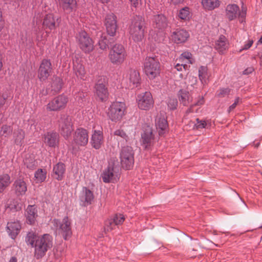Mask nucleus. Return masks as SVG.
<instances>
[{
	"label": "nucleus",
	"mask_w": 262,
	"mask_h": 262,
	"mask_svg": "<svg viewBox=\"0 0 262 262\" xmlns=\"http://www.w3.org/2000/svg\"><path fill=\"white\" fill-rule=\"evenodd\" d=\"M84 97L85 95L83 92H79L78 94L76 95L75 99L79 101L82 100Z\"/></svg>",
	"instance_id": "obj_56"
},
{
	"label": "nucleus",
	"mask_w": 262,
	"mask_h": 262,
	"mask_svg": "<svg viewBox=\"0 0 262 262\" xmlns=\"http://www.w3.org/2000/svg\"><path fill=\"white\" fill-rule=\"evenodd\" d=\"M121 164L123 168L130 169L134 164V151L129 146H124L120 152Z\"/></svg>",
	"instance_id": "obj_7"
},
{
	"label": "nucleus",
	"mask_w": 262,
	"mask_h": 262,
	"mask_svg": "<svg viewBox=\"0 0 262 262\" xmlns=\"http://www.w3.org/2000/svg\"><path fill=\"white\" fill-rule=\"evenodd\" d=\"M13 188L17 196H23L27 190V184L23 179H18L14 181Z\"/></svg>",
	"instance_id": "obj_20"
},
{
	"label": "nucleus",
	"mask_w": 262,
	"mask_h": 262,
	"mask_svg": "<svg viewBox=\"0 0 262 262\" xmlns=\"http://www.w3.org/2000/svg\"><path fill=\"white\" fill-rule=\"evenodd\" d=\"M132 6L137 8L139 4L140 0H129Z\"/></svg>",
	"instance_id": "obj_58"
},
{
	"label": "nucleus",
	"mask_w": 262,
	"mask_h": 262,
	"mask_svg": "<svg viewBox=\"0 0 262 262\" xmlns=\"http://www.w3.org/2000/svg\"><path fill=\"white\" fill-rule=\"evenodd\" d=\"M179 62L188 64H192L194 62V59L192 57V54L188 52H183L177 59Z\"/></svg>",
	"instance_id": "obj_38"
},
{
	"label": "nucleus",
	"mask_w": 262,
	"mask_h": 262,
	"mask_svg": "<svg viewBox=\"0 0 262 262\" xmlns=\"http://www.w3.org/2000/svg\"><path fill=\"white\" fill-rule=\"evenodd\" d=\"M102 3H107L110 0H99Z\"/></svg>",
	"instance_id": "obj_64"
},
{
	"label": "nucleus",
	"mask_w": 262,
	"mask_h": 262,
	"mask_svg": "<svg viewBox=\"0 0 262 262\" xmlns=\"http://www.w3.org/2000/svg\"><path fill=\"white\" fill-rule=\"evenodd\" d=\"M126 105L123 102L115 101L112 103L106 112L107 116L112 121H120L125 115Z\"/></svg>",
	"instance_id": "obj_3"
},
{
	"label": "nucleus",
	"mask_w": 262,
	"mask_h": 262,
	"mask_svg": "<svg viewBox=\"0 0 262 262\" xmlns=\"http://www.w3.org/2000/svg\"><path fill=\"white\" fill-rule=\"evenodd\" d=\"M10 183V177L8 174L4 173L0 175V193L3 192Z\"/></svg>",
	"instance_id": "obj_37"
},
{
	"label": "nucleus",
	"mask_w": 262,
	"mask_h": 262,
	"mask_svg": "<svg viewBox=\"0 0 262 262\" xmlns=\"http://www.w3.org/2000/svg\"><path fill=\"white\" fill-rule=\"evenodd\" d=\"M21 229V225L19 221L10 222L7 223L6 230L9 235L12 239H15Z\"/></svg>",
	"instance_id": "obj_19"
},
{
	"label": "nucleus",
	"mask_w": 262,
	"mask_h": 262,
	"mask_svg": "<svg viewBox=\"0 0 262 262\" xmlns=\"http://www.w3.org/2000/svg\"><path fill=\"white\" fill-rule=\"evenodd\" d=\"M66 104V96L60 95L50 101L47 106V109L50 111H56Z\"/></svg>",
	"instance_id": "obj_15"
},
{
	"label": "nucleus",
	"mask_w": 262,
	"mask_h": 262,
	"mask_svg": "<svg viewBox=\"0 0 262 262\" xmlns=\"http://www.w3.org/2000/svg\"><path fill=\"white\" fill-rule=\"evenodd\" d=\"M196 123L195 124V126L196 128H205L207 125V123L204 120H200L198 118L196 119Z\"/></svg>",
	"instance_id": "obj_52"
},
{
	"label": "nucleus",
	"mask_w": 262,
	"mask_h": 262,
	"mask_svg": "<svg viewBox=\"0 0 262 262\" xmlns=\"http://www.w3.org/2000/svg\"><path fill=\"white\" fill-rule=\"evenodd\" d=\"M67 237L68 236H71L72 235V231L71 230V229L69 227L68 225V221H67Z\"/></svg>",
	"instance_id": "obj_60"
},
{
	"label": "nucleus",
	"mask_w": 262,
	"mask_h": 262,
	"mask_svg": "<svg viewBox=\"0 0 262 262\" xmlns=\"http://www.w3.org/2000/svg\"><path fill=\"white\" fill-rule=\"evenodd\" d=\"M120 220L117 221L118 219H108L105 221L104 230L105 232H109L114 229L116 225H120L123 223V219L121 216L119 217Z\"/></svg>",
	"instance_id": "obj_25"
},
{
	"label": "nucleus",
	"mask_w": 262,
	"mask_h": 262,
	"mask_svg": "<svg viewBox=\"0 0 262 262\" xmlns=\"http://www.w3.org/2000/svg\"><path fill=\"white\" fill-rule=\"evenodd\" d=\"M12 127L10 125H4L2 126L0 131V135L5 137L9 136L12 132Z\"/></svg>",
	"instance_id": "obj_42"
},
{
	"label": "nucleus",
	"mask_w": 262,
	"mask_h": 262,
	"mask_svg": "<svg viewBox=\"0 0 262 262\" xmlns=\"http://www.w3.org/2000/svg\"><path fill=\"white\" fill-rule=\"evenodd\" d=\"M231 92V89L228 88H222L219 90L217 96L220 97H225L228 96Z\"/></svg>",
	"instance_id": "obj_47"
},
{
	"label": "nucleus",
	"mask_w": 262,
	"mask_h": 262,
	"mask_svg": "<svg viewBox=\"0 0 262 262\" xmlns=\"http://www.w3.org/2000/svg\"><path fill=\"white\" fill-rule=\"evenodd\" d=\"M47 178V171L45 169L39 168L34 173V181L37 183L44 182Z\"/></svg>",
	"instance_id": "obj_35"
},
{
	"label": "nucleus",
	"mask_w": 262,
	"mask_h": 262,
	"mask_svg": "<svg viewBox=\"0 0 262 262\" xmlns=\"http://www.w3.org/2000/svg\"><path fill=\"white\" fill-rule=\"evenodd\" d=\"M152 25L154 27L159 29H162L167 26L166 17L162 14H158L154 16Z\"/></svg>",
	"instance_id": "obj_23"
},
{
	"label": "nucleus",
	"mask_w": 262,
	"mask_h": 262,
	"mask_svg": "<svg viewBox=\"0 0 262 262\" xmlns=\"http://www.w3.org/2000/svg\"><path fill=\"white\" fill-rule=\"evenodd\" d=\"M129 79L133 88L137 87L140 82L139 73L135 70H130L129 71Z\"/></svg>",
	"instance_id": "obj_31"
},
{
	"label": "nucleus",
	"mask_w": 262,
	"mask_h": 262,
	"mask_svg": "<svg viewBox=\"0 0 262 262\" xmlns=\"http://www.w3.org/2000/svg\"><path fill=\"white\" fill-rule=\"evenodd\" d=\"M5 208L7 211L15 212L21 210V206L17 201L11 199L7 201L5 205Z\"/></svg>",
	"instance_id": "obj_28"
},
{
	"label": "nucleus",
	"mask_w": 262,
	"mask_h": 262,
	"mask_svg": "<svg viewBox=\"0 0 262 262\" xmlns=\"http://www.w3.org/2000/svg\"><path fill=\"white\" fill-rule=\"evenodd\" d=\"M241 103H242V99L239 97H236L234 100V102L229 107L228 110V112L229 113L233 110L236 106Z\"/></svg>",
	"instance_id": "obj_51"
},
{
	"label": "nucleus",
	"mask_w": 262,
	"mask_h": 262,
	"mask_svg": "<svg viewBox=\"0 0 262 262\" xmlns=\"http://www.w3.org/2000/svg\"><path fill=\"white\" fill-rule=\"evenodd\" d=\"M228 42L224 35H221L219 38L215 41V49L221 54H224L225 52L228 49Z\"/></svg>",
	"instance_id": "obj_22"
},
{
	"label": "nucleus",
	"mask_w": 262,
	"mask_h": 262,
	"mask_svg": "<svg viewBox=\"0 0 262 262\" xmlns=\"http://www.w3.org/2000/svg\"><path fill=\"white\" fill-rule=\"evenodd\" d=\"M55 83L56 84L57 83V85H56V88L53 89V90L55 91H59L61 89V83H60V79L58 78H56L55 81L53 82L52 85H53V84L55 85ZM52 86H53L52 85Z\"/></svg>",
	"instance_id": "obj_55"
},
{
	"label": "nucleus",
	"mask_w": 262,
	"mask_h": 262,
	"mask_svg": "<svg viewBox=\"0 0 262 262\" xmlns=\"http://www.w3.org/2000/svg\"><path fill=\"white\" fill-rule=\"evenodd\" d=\"M95 94L101 102L106 101L108 98L109 93L106 87L104 79L101 78L95 85Z\"/></svg>",
	"instance_id": "obj_12"
},
{
	"label": "nucleus",
	"mask_w": 262,
	"mask_h": 262,
	"mask_svg": "<svg viewBox=\"0 0 262 262\" xmlns=\"http://www.w3.org/2000/svg\"><path fill=\"white\" fill-rule=\"evenodd\" d=\"M184 0H171V2L174 4V5H178L181 3H182Z\"/></svg>",
	"instance_id": "obj_62"
},
{
	"label": "nucleus",
	"mask_w": 262,
	"mask_h": 262,
	"mask_svg": "<svg viewBox=\"0 0 262 262\" xmlns=\"http://www.w3.org/2000/svg\"><path fill=\"white\" fill-rule=\"evenodd\" d=\"M153 139L152 133L150 128L146 129L141 135V142L145 148H147L151 144Z\"/></svg>",
	"instance_id": "obj_27"
},
{
	"label": "nucleus",
	"mask_w": 262,
	"mask_h": 262,
	"mask_svg": "<svg viewBox=\"0 0 262 262\" xmlns=\"http://www.w3.org/2000/svg\"><path fill=\"white\" fill-rule=\"evenodd\" d=\"M76 38L79 48L85 53H89L94 50V42L85 31L79 32Z\"/></svg>",
	"instance_id": "obj_8"
},
{
	"label": "nucleus",
	"mask_w": 262,
	"mask_h": 262,
	"mask_svg": "<svg viewBox=\"0 0 262 262\" xmlns=\"http://www.w3.org/2000/svg\"><path fill=\"white\" fill-rule=\"evenodd\" d=\"M10 93L8 92L0 94V107L5 103L6 100L9 97Z\"/></svg>",
	"instance_id": "obj_50"
},
{
	"label": "nucleus",
	"mask_w": 262,
	"mask_h": 262,
	"mask_svg": "<svg viewBox=\"0 0 262 262\" xmlns=\"http://www.w3.org/2000/svg\"><path fill=\"white\" fill-rule=\"evenodd\" d=\"M42 25L45 29H49L52 30L55 28V18L53 14L49 13L46 15L43 20Z\"/></svg>",
	"instance_id": "obj_29"
},
{
	"label": "nucleus",
	"mask_w": 262,
	"mask_h": 262,
	"mask_svg": "<svg viewBox=\"0 0 262 262\" xmlns=\"http://www.w3.org/2000/svg\"><path fill=\"white\" fill-rule=\"evenodd\" d=\"M89 135L86 129L83 128L77 129L73 136V148L76 149L79 146H84L88 142Z\"/></svg>",
	"instance_id": "obj_10"
},
{
	"label": "nucleus",
	"mask_w": 262,
	"mask_h": 262,
	"mask_svg": "<svg viewBox=\"0 0 262 262\" xmlns=\"http://www.w3.org/2000/svg\"><path fill=\"white\" fill-rule=\"evenodd\" d=\"M199 77L203 84L206 83L208 77V69L206 67L201 66L199 68Z\"/></svg>",
	"instance_id": "obj_40"
},
{
	"label": "nucleus",
	"mask_w": 262,
	"mask_h": 262,
	"mask_svg": "<svg viewBox=\"0 0 262 262\" xmlns=\"http://www.w3.org/2000/svg\"><path fill=\"white\" fill-rule=\"evenodd\" d=\"M73 68L77 76L83 79L85 74L84 66L80 63L74 62Z\"/></svg>",
	"instance_id": "obj_39"
},
{
	"label": "nucleus",
	"mask_w": 262,
	"mask_h": 262,
	"mask_svg": "<svg viewBox=\"0 0 262 262\" xmlns=\"http://www.w3.org/2000/svg\"><path fill=\"white\" fill-rule=\"evenodd\" d=\"M37 209L35 205H28L25 210L27 223L33 225L35 223L37 217Z\"/></svg>",
	"instance_id": "obj_18"
},
{
	"label": "nucleus",
	"mask_w": 262,
	"mask_h": 262,
	"mask_svg": "<svg viewBox=\"0 0 262 262\" xmlns=\"http://www.w3.org/2000/svg\"><path fill=\"white\" fill-rule=\"evenodd\" d=\"M178 17L182 20H188L191 17L189 8L185 7L181 9L178 13Z\"/></svg>",
	"instance_id": "obj_41"
},
{
	"label": "nucleus",
	"mask_w": 262,
	"mask_h": 262,
	"mask_svg": "<svg viewBox=\"0 0 262 262\" xmlns=\"http://www.w3.org/2000/svg\"><path fill=\"white\" fill-rule=\"evenodd\" d=\"M204 99L203 97H199L197 101L193 104V105L199 106L202 105L204 103Z\"/></svg>",
	"instance_id": "obj_57"
},
{
	"label": "nucleus",
	"mask_w": 262,
	"mask_h": 262,
	"mask_svg": "<svg viewBox=\"0 0 262 262\" xmlns=\"http://www.w3.org/2000/svg\"><path fill=\"white\" fill-rule=\"evenodd\" d=\"M120 216H121L122 217L123 223L124 221V216L122 214H116L112 219H116V217H117L118 219L116 220L117 221H119L120 220V218H119Z\"/></svg>",
	"instance_id": "obj_61"
},
{
	"label": "nucleus",
	"mask_w": 262,
	"mask_h": 262,
	"mask_svg": "<svg viewBox=\"0 0 262 262\" xmlns=\"http://www.w3.org/2000/svg\"><path fill=\"white\" fill-rule=\"evenodd\" d=\"M160 65L156 57H146L144 62V71L150 79H153L160 74Z\"/></svg>",
	"instance_id": "obj_4"
},
{
	"label": "nucleus",
	"mask_w": 262,
	"mask_h": 262,
	"mask_svg": "<svg viewBox=\"0 0 262 262\" xmlns=\"http://www.w3.org/2000/svg\"><path fill=\"white\" fill-rule=\"evenodd\" d=\"M171 37L175 43H181L187 40L189 34L184 29H177L172 33Z\"/></svg>",
	"instance_id": "obj_16"
},
{
	"label": "nucleus",
	"mask_w": 262,
	"mask_h": 262,
	"mask_svg": "<svg viewBox=\"0 0 262 262\" xmlns=\"http://www.w3.org/2000/svg\"><path fill=\"white\" fill-rule=\"evenodd\" d=\"M253 71V68H252V67L248 68L243 71V74L244 75H247L250 73H251Z\"/></svg>",
	"instance_id": "obj_59"
},
{
	"label": "nucleus",
	"mask_w": 262,
	"mask_h": 262,
	"mask_svg": "<svg viewBox=\"0 0 262 262\" xmlns=\"http://www.w3.org/2000/svg\"><path fill=\"white\" fill-rule=\"evenodd\" d=\"M51 63L49 60L43 59L40 66L38 77L40 81L46 80L51 72Z\"/></svg>",
	"instance_id": "obj_14"
},
{
	"label": "nucleus",
	"mask_w": 262,
	"mask_h": 262,
	"mask_svg": "<svg viewBox=\"0 0 262 262\" xmlns=\"http://www.w3.org/2000/svg\"><path fill=\"white\" fill-rule=\"evenodd\" d=\"M114 135L117 137H120L125 140H126V138L127 137L125 133L122 129H117L115 130L114 133Z\"/></svg>",
	"instance_id": "obj_49"
},
{
	"label": "nucleus",
	"mask_w": 262,
	"mask_h": 262,
	"mask_svg": "<svg viewBox=\"0 0 262 262\" xmlns=\"http://www.w3.org/2000/svg\"><path fill=\"white\" fill-rule=\"evenodd\" d=\"M178 95L179 101L183 105H188L192 101V97L190 96L189 93L187 91L181 90L179 92Z\"/></svg>",
	"instance_id": "obj_30"
},
{
	"label": "nucleus",
	"mask_w": 262,
	"mask_h": 262,
	"mask_svg": "<svg viewBox=\"0 0 262 262\" xmlns=\"http://www.w3.org/2000/svg\"><path fill=\"white\" fill-rule=\"evenodd\" d=\"M26 242L28 245L34 248V255L37 259L43 257L52 246V237L48 234L38 237L34 232H29L26 237Z\"/></svg>",
	"instance_id": "obj_1"
},
{
	"label": "nucleus",
	"mask_w": 262,
	"mask_h": 262,
	"mask_svg": "<svg viewBox=\"0 0 262 262\" xmlns=\"http://www.w3.org/2000/svg\"><path fill=\"white\" fill-rule=\"evenodd\" d=\"M98 45L99 48L102 50H105L108 47L107 40L105 36H101L100 39L99 40Z\"/></svg>",
	"instance_id": "obj_46"
},
{
	"label": "nucleus",
	"mask_w": 262,
	"mask_h": 262,
	"mask_svg": "<svg viewBox=\"0 0 262 262\" xmlns=\"http://www.w3.org/2000/svg\"><path fill=\"white\" fill-rule=\"evenodd\" d=\"M185 83L189 86H193L197 83V78L196 77L189 75L187 76Z\"/></svg>",
	"instance_id": "obj_45"
},
{
	"label": "nucleus",
	"mask_w": 262,
	"mask_h": 262,
	"mask_svg": "<svg viewBox=\"0 0 262 262\" xmlns=\"http://www.w3.org/2000/svg\"><path fill=\"white\" fill-rule=\"evenodd\" d=\"M137 100L138 106L140 110L148 111L154 106V101L151 93L149 92L138 95Z\"/></svg>",
	"instance_id": "obj_9"
},
{
	"label": "nucleus",
	"mask_w": 262,
	"mask_h": 262,
	"mask_svg": "<svg viewBox=\"0 0 262 262\" xmlns=\"http://www.w3.org/2000/svg\"><path fill=\"white\" fill-rule=\"evenodd\" d=\"M24 163L28 168L31 169H33L36 166V162L33 159H26Z\"/></svg>",
	"instance_id": "obj_48"
},
{
	"label": "nucleus",
	"mask_w": 262,
	"mask_h": 262,
	"mask_svg": "<svg viewBox=\"0 0 262 262\" xmlns=\"http://www.w3.org/2000/svg\"><path fill=\"white\" fill-rule=\"evenodd\" d=\"M105 25L108 34L114 36L116 34L117 26L116 17L113 13L107 14L105 19Z\"/></svg>",
	"instance_id": "obj_13"
},
{
	"label": "nucleus",
	"mask_w": 262,
	"mask_h": 262,
	"mask_svg": "<svg viewBox=\"0 0 262 262\" xmlns=\"http://www.w3.org/2000/svg\"><path fill=\"white\" fill-rule=\"evenodd\" d=\"M119 167L110 164L103 172L102 178L105 183H115L119 180Z\"/></svg>",
	"instance_id": "obj_11"
},
{
	"label": "nucleus",
	"mask_w": 262,
	"mask_h": 262,
	"mask_svg": "<svg viewBox=\"0 0 262 262\" xmlns=\"http://www.w3.org/2000/svg\"><path fill=\"white\" fill-rule=\"evenodd\" d=\"M167 106L169 110H175L178 106V101L176 98H169L167 100Z\"/></svg>",
	"instance_id": "obj_44"
},
{
	"label": "nucleus",
	"mask_w": 262,
	"mask_h": 262,
	"mask_svg": "<svg viewBox=\"0 0 262 262\" xmlns=\"http://www.w3.org/2000/svg\"><path fill=\"white\" fill-rule=\"evenodd\" d=\"M104 142L103 133L101 130H95L92 135L91 143L93 148L99 149Z\"/></svg>",
	"instance_id": "obj_17"
},
{
	"label": "nucleus",
	"mask_w": 262,
	"mask_h": 262,
	"mask_svg": "<svg viewBox=\"0 0 262 262\" xmlns=\"http://www.w3.org/2000/svg\"><path fill=\"white\" fill-rule=\"evenodd\" d=\"M253 41L252 40H248L247 42L246 43L243 48L239 50V52H241L243 50H247L249 49L252 45Z\"/></svg>",
	"instance_id": "obj_54"
},
{
	"label": "nucleus",
	"mask_w": 262,
	"mask_h": 262,
	"mask_svg": "<svg viewBox=\"0 0 262 262\" xmlns=\"http://www.w3.org/2000/svg\"><path fill=\"white\" fill-rule=\"evenodd\" d=\"M54 228L57 234H61L63 238L66 239V224L61 223L59 220H53Z\"/></svg>",
	"instance_id": "obj_33"
},
{
	"label": "nucleus",
	"mask_w": 262,
	"mask_h": 262,
	"mask_svg": "<svg viewBox=\"0 0 262 262\" xmlns=\"http://www.w3.org/2000/svg\"><path fill=\"white\" fill-rule=\"evenodd\" d=\"M57 142V135L55 133H48L45 135V143L50 147H54Z\"/></svg>",
	"instance_id": "obj_32"
},
{
	"label": "nucleus",
	"mask_w": 262,
	"mask_h": 262,
	"mask_svg": "<svg viewBox=\"0 0 262 262\" xmlns=\"http://www.w3.org/2000/svg\"><path fill=\"white\" fill-rule=\"evenodd\" d=\"M25 137V133L21 128H17L14 130L13 134V139L15 144L21 146L24 143Z\"/></svg>",
	"instance_id": "obj_26"
},
{
	"label": "nucleus",
	"mask_w": 262,
	"mask_h": 262,
	"mask_svg": "<svg viewBox=\"0 0 262 262\" xmlns=\"http://www.w3.org/2000/svg\"><path fill=\"white\" fill-rule=\"evenodd\" d=\"M225 16L229 20L232 21L237 17L239 21L243 23L245 21L246 16V9L242 7L240 11L239 7L236 4H229L225 9Z\"/></svg>",
	"instance_id": "obj_6"
},
{
	"label": "nucleus",
	"mask_w": 262,
	"mask_h": 262,
	"mask_svg": "<svg viewBox=\"0 0 262 262\" xmlns=\"http://www.w3.org/2000/svg\"><path fill=\"white\" fill-rule=\"evenodd\" d=\"M53 171L55 175V178L60 180L63 178L65 171V166L63 163H57L53 168Z\"/></svg>",
	"instance_id": "obj_36"
},
{
	"label": "nucleus",
	"mask_w": 262,
	"mask_h": 262,
	"mask_svg": "<svg viewBox=\"0 0 262 262\" xmlns=\"http://www.w3.org/2000/svg\"><path fill=\"white\" fill-rule=\"evenodd\" d=\"M8 262H17V259L15 257L13 256L10 258Z\"/></svg>",
	"instance_id": "obj_63"
},
{
	"label": "nucleus",
	"mask_w": 262,
	"mask_h": 262,
	"mask_svg": "<svg viewBox=\"0 0 262 262\" xmlns=\"http://www.w3.org/2000/svg\"><path fill=\"white\" fill-rule=\"evenodd\" d=\"M156 125L157 128L160 129L159 134L161 135L168 126L167 120L164 117L157 116L156 119Z\"/></svg>",
	"instance_id": "obj_34"
},
{
	"label": "nucleus",
	"mask_w": 262,
	"mask_h": 262,
	"mask_svg": "<svg viewBox=\"0 0 262 262\" xmlns=\"http://www.w3.org/2000/svg\"><path fill=\"white\" fill-rule=\"evenodd\" d=\"M126 56V52L123 46L116 44L110 50L108 57L112 63L118 66L124 62Z\"/></svg>",
	"instance_id": "obj_5"
},
{
	"label": "nucleus",
	"mask_w": 262,
	"mask_h": 262,
	"mask_svg": "<svg viewBox=\"0 0 262 262\" xmlns=\"http://www.w3.org/2000/svg\"><path fill=\"white\" fill-rule=\"evenodd\" d=\"M187 68V66L186 65V63H183L182 62H179L175 66V69L178 71H182V69H184L186 70Z\"/></svg>",
	"instance_id": "obj_53"
},
{
	"label": "nucleus",
	"mask_w": 262,
	"mask_h": 262,
	"mask_svg": "<svg viewBox=\"0 0 262 262\" xmlns=\"http://www.w3.org/2000/svg\"><path fill=\"white\" fill-rule=\"evenodd\" d=\"M146 28L145 19L141 16H136L132 19L128 28L129 38L136 42L141 41L144 38Z\"/></svg>",
	"instance_id": "obj_2"
},
{
	"label": "nucleus",
	"mask_w": 262,
	"mask_h": 262,
	"mask_svg": "<svg viewBox=\"0 0 262 262\" xmlns=\"http://www.w3.org/2000/svg\"><path fill=\"white\" fill-rule=\"evenodd\" d=\"M94 199V196L93 192L86 187H83L81 192L80 200L83 203L84 205L91 204Z\"/></svg>",
	"instance_id": "obj_21"
},
{
	"label": "nucleus",
	"mask_w": 262,
	"mask_h": 262,
	"mask_svg": "<svg viewBox=\"0 0 262 262\" xmlns=\"http://www.w3.org/2000/svg\"><path fill=\"white\" fill-rule=\"evenodd\" d=\"M77 2L76 0H67V13L76 11Z\"/></svg>",
	"instance_id": "obj_43"
},
{
	"label": "nucleus",
	"mask_w": 262,
	"mask_h": 262,
	"mask_svg": "<svg viewBox=\"0 0 262 262\" xmlns=\"http://www.w3.org/2000/svg\"><path fill=\"white\" fill-rule=\"evenodd\" d=\"M221 4L220 0H202L201 4L205 11H212L219 8Z\"/></svg>",
	"instance_id": "obj_24"
}]
</instances>
